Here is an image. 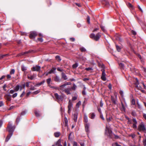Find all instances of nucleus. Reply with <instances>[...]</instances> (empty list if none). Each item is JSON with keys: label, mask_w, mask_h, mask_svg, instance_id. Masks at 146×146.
Returning <instances> with one entry per match:
<instances>
[{"label": "nucleus", "mask_w": 146, "mask_h": 146, "mask_svg": "<svg viewBox=\"0 0 146 146\" xmlns=\"http://www.w3.org/2000/svg\"><path fill=\"white\" fill-rule=\"evenodd\" d=\"M5 99L8 101H10L11 100V96L9 94H6L5 96Z\"/></svg>", "instance_id": "nucleus-12"}, {"label": "nucleus", "mask_w": 146, "mask_h": 146, "mask_svg": "<svg viewBox=\"0 0 146 146\" xmlns=\"http://www.w3.org/2000/svg\"><path fill=\"white\" fill-rule=\"evenodd\" d=\"M134 83L135 86V87L139 90H141L142 88L140 86H139V83L138 79L137 78H135L133 79Z\"/></svg>", "instance_id": "nucleus-5"}, {"label": "nucleus", "mask_w": 146, "mask_h": 146, "mask_svg": "<svg viewBox=\"0 0 146 146\" xmlns=\"http://www.w3.org/2000/svg\"><path fill=\"white\" fill-rule=\"evenodd\" d=\"M71 88H68L64 90V91L67 95L71 94L70 91H71Z\"/></svg>", "instance_id": "nucleus-16"}, {"label": "nucleus", "mask_w": 146, "mask_h": 146, "mask_svg": "<svg viewBox=\"0 0 146 146\" xmlns=\"http://www.w3.org/2000/svg\"><path fill=\"white\" fill-rule=\"evenodd\" d=\"M40 92V90H38L33 92L32 94H36Z\"/></svg>", "instance_id": "nucleus-44"}, {"label": "nucleus", "mask_w": 146, "mask_h": 146, "mask_svg": "<svg viewBox=\"0 0 146 146\" xmlns=\"http://www.w3.org/2000/svg\"><path fill=\"white\" fill-rule=\"evenodd\" d=\"M15 91L14 90H11L10 91V93L11 94H13Z\"/></svg>", "instance_id": "nucleus-60"}, {"label": "nucleus", "mask_w": 146, "mask_h": 146, "mask_svg": "<svg viewBox=\"0 0 146 146\" xmlns=\"http://www.w3.org/2000/svg\"><path fill=\"white\" fill-rule=\"evenodd\" d=\"M31 52V51H30V50H29V51L25 52H22L21 53H20L19 54L17 55V56H20L22 55H25V54H28V53H29Z\"/></svg>", "instance_id": "nucleus-17"}, {"label": "nucleus", "mask_w": 146, "mask_h": 146, "mask_svg": "<svg viewBox=\"0 0 146 146\" xmlns=\"http://www.w3.org/2000/svg\"><path fill=\"white\" fill-rule=\"evenodd\" d=\"M84 121L85 122L87 123L88 122V117H87V116L86 115H84Z\"/></svg>", "instance_id": "nucleus-31"}, {"label": "nucleus", "mask_w": 146, "mask_h": 146, "mask_svg": "<svg viewBox=\"0 0 146 146\" xmlns=\"http://www.w3.org/2000/svg\"><path fill=\"white\" fill-rule=\"evenodd\" d=\"M131 33L133 35H135L136 34V32L133 30H132L131 31Z\"/></svg>", "instance_id": "nucleus-62"}, {"label": "nucleus", "mask_w": 146, "mask_h": 146, "mask_svg": "<svg viewBox=\"0 0 146 146\" xmlns=\"http://www.w3.org/2000/svg\"><path fill=\"white\" fill-rule=\"evenodd\" d=\"M113 146H121L120 145L118 144L117 143H115L113 144H112Z\"/></svg>", "instance_id": "nucleus-48"}, {"label": "nucleus", "mask_w": 146, "mask_h": 146, "mask_svg": "<svg viewBox=\"0 0 146 146\" xmlns=\"http://www.w3.org/2000/svg\"><path fill=\"white\" fill-rule=\"evenodd\" d=\"M90 17L89 16H87V22H88V24H90Z\"/></svg>", "instance_id": "nucleus-50"}, {"label": "nucleus", "mask_w": 146, "mask_h": 146, "mask_svg": "<svg viewBox=\"0 0 146 146\" xmlns=\"http://www.w3.org/2000/svg\"><path fill=\"white\" fill-rule=\"evenodd\" d=\"M80 50L81 52H83L86 51V49L84 47H82L80 48Z\"/></svg>", "instance_id": "nucleus-42"}, {"label": "nucleus", "mask_w": 146, "mask_h": 146, "mask_svg": "<svg viewBox=\"0 0 146 146\" xmlns=\"http://www.w3.org/2000/svg\"><path fill=\"white\" fill-rule=\"evenodd\" d=\"M73 104L71 100H70L68 102V113L70 114L71 112V109L72 108Z\"/></svg>", "instance_id": "nucleus-6"}, {"label": "nucleus", "mask_w": 146, "mask_h": 146, "mask_svg": "<svg viewBox=\"0 0 146 146\" xmlns=\"http://www.w3.org/2000/svg\"><path fill=\"white\" fill-rule=\"evenodd\" d=\"M14 89L15 91L17 92L20 89V90H21L22 89V88L20 86L17 85L14 88Z\"/></svg>", "instance_id": "nucleus-14"}, {"label": "nucleus", "mask_w": 146, "mask_h": 146, "mask_svg": "<svg viewBox=\"0 0 146 146\" xmlns=\"http://www.w3.org/2000/svg\"><path fill=\"white\" fill-rule=\"evenodd\" d=\"M116 39L120 42H121L123 41V40L121 38L120 36L118 35H116L115 36Z\"/></svg>", "instance_id": "nucleus-15"}, {"label": "nucleus", "mask_w": 146, "mask_h": 146, "mask_svg": "<svg viewBox=\"0 0 146 146\" xmlns=\"http://www.w3.org/2000/svg\"><path fill=\"white\" fill-rule=\"evenodd\" d=\"M121 104L122 106V108H121V111H125V107L123 104V103L121 102Z\"/></svg>", "instance_id": "nucleus-26"}, {"label": "nucleus", "mask_w": 146, "mask_h": 146, "mask_svg": "<svg viewBox=\"0 0 146 146\" xmlns=\"http://www.w3.org/2000/svg\"><path fill=\"white\" fill-rule=\"evenodd\" d=\"M36 76V75H33L31 76H28V78L29 79H30L31 80H33L35 79Z\"/></svg>", "instance_id": "nucleus-23"}, {"label": "nucleus", "mask_w": 146, "mask_h": 146, "mask_svg": "<svg viewBox=\"0 0 146 146\" xmlns=\"http://www.w3.org/2000/svg\"><path fill=\"white\" fill-rule=\"evenodd\" d=\"M15 72V70L14 69H12L11 70L10 72V74L12 75L14 74Z\"/></svg>", "instance_id": "nucleus-33"}, {"label": "nucleus", "mask_w": 146, "mask_h": 146, "mask_svg": "<svg viewBox=\"0 0 146 146\" xmlns=\"http://www.w3.org/2000/svg\"><path fill=\"white\" fill-rule=\"evenodd\" d=\"M60 135V133L59 132H55L54 133V135L55 137H58Z\"/></svg>", "instance_id": "nucleus-27"}, {"label": "nucleus", "mask_w": 146, "mask_h": 146, "mask_svg": "<svg viewBox=\"0 0 146 146\" xmlns=\"http://www.w3.org/2000/svg\"><path fill=\"white\" fill-rule=\"evenodd\" d=\"M115 46L118 52L120 51L121 50V48L117 44H115Z\"/></svg>", "instance_id": "nucleus-34"}, {"label": "nucleus", "mask_w": 146, "mask_h": 146, "mask_svg": "<svg viewBox=\"0 0 146 146\" xmlns=\"http://www.w3.org/2000/svg\"><path fill=\"white\" fill-rule=\"evenodd\" d=\"M78 115V114L77 113H74L73 115V119L75 122H76L77 121Z\"/></svg>", "instance_id": "nucleus-20"}, {"label": "nucleus", "mask_w": 146, "mask_h": 146, "mask_svg": "<svg viewBox=\"0 0 146 146\" xmlns=\"http://www.w3.org/2000/svg\"><path fill=\"white\" fill-rule=\"evenodd\" d=\"M112 119V117H108L107 118V120L108 122H109L111 121V120Z\"/></svg>", "instance_id": "nucleus-46"}, {"label": "nucleus", "mask_w": 146, "mask_h": 146, "mask_svg": "<svg viewBox=\"0 0 146 146\" xmlns=\"http://www.w3.org/2000/svg\"><path fill=\"white\" fill-rule=\"evenodd\" d=\"M44 82H45V80H43V81H42V82H40V83L36 84V86H39L41 85L42 84H44Z\"/></svg>", "instance_id": "nucleus-29"}, {"label": "nucleus", "mask_w": 146, "mask_h": 146, "mask_svg": "<svg viewBox=\"0 0 146 146\" xmlns=\"http://www.w3.org/2000/svg\"><path fill=\"white\" fill-rule=\"evenodd\" d=\"M143 144L144 146H146V138L144 139L143 141Z\"/></svg>", "instance_id": "nucleus-47"}, {"label": "nucleus", "mask_w": 146, "mask_h": 146, "mask_svg": "<svg viewBox=\"0 0 146 146\" xmlns=\"http://www.w3.org/2000/svg\"><path fill=\"white\" fill-rule=\"evenodd\" d=\"M27 112L26 111H23L21 113V115H25Z\"/></svg>", "instance_id": "nucleus-43"}, {"label": "nucleus", "mask_w": 146, "mask_h": 146, "mask_svg": "<svg viewBox=\"0 0 146 146\" xmlns=\"http://www.w3.org/2000/svg\"><path fill=\"white\" fill-rule=\"evenodd\" d=\"M105 134L110 138H112L113 135V133L112 131L107 127H106L105 131Z\"/></svg>", "instance_id": "nucleus-4"}, {"label": "nucleus", "mask_w": 146, "mask_h": 146, "mask_svg": "<svg viewBox=\"0 0 146 146\" xmlns=\"http://www.w3.org/2000/svg\"><path fill=\"white\" fill-rule=\"evenodd\" d=\"M131 103L133 105H135V100L134 99H132L131 101Z\"/></svg>", "instance_id": "nucleus-45"}, {"label": "nucleus", "mask_w": 146, "mask_h": 146, "mask_svg": "<svg viewBox=\"0 0 146 146\" xmlns=\"http://www.w3.org/2000/svg\"><path fill=\"white\" fill-rule=\"evenodd\" d=\"M85 70L87 71H89L90 70H92L93 69L89 67V68H85Z\"/></svg>", "instance_id": "nucleus-53"}, {"label": "nucleus", "mask_w": 146, "mask_h": 146, "mask_svg": "<svg viewBox=\"0 0 146 146\" xmlns=\"http://www.w3.org/2000/svg\"><path fill=\"white\" fill-rule=\"evenodd\" d=\"M58 60L60 61L61 60V59L60 56L58 55L56 56L55 57Z\"/></svg>", "instance_id": "nucleus-35"}, {"label": "nucleus", "mask_w": 146, "mask_h": 146, "mask_svg": "<svg viewBox=\"0 0 146 146\" xmlns=\"http://www.w3.org/2000/svg\"><path fill=\"white\" fill-rule=\"evenodd\" d=\"M137 106H138V108H139V109H141V105H140L138 102H137Z\"/></svg>", "instance_id": "nucleus-57"}, {"label": "nucleus", "mask_w": 146, "mask_h": 146, "mask_svg": "<svg viewBox=\"0 0 146 146\" xmlns=\"http://www.w3.org/2000/svg\"><path fill=\"white\" fill-rule=\"evenodd\" d=\"M77 99V97L76 96H74L72 97V101H74Z\"/></svg>", "instance_id": "nucleus-59"}, {"label": "nucleus", "mask_w": 146, "mask_h": 146, "mask_svg": "<svg viewBox=\"0 0 146 146\" xmlns=\"http://www.w3.org/2000/svg\"><path fill=\"white\" fill-rule=\"evenodd\" d=\"M61 139H59L58 141L56 143V145H57V146H62V145L61 144ZM52 146H55L54 145H53Z\"/></svg>", "instance_id": "nucleus-21"}, {"label": "nucleus", "mask_w": 146, "mask_h": 146, "mask_svg": "<svg viewBox=\"0 0 146 146\" xmlns=\"http://www.w3.org/2000/svg\"><path fill=\"white\" fill-rule=\"evenodd\" d=\"M81 104V102L80 101H79L76 104V108H78L80 106Z\"/></svg>", "instance_id": "nucleus-37"}, {"label": "nucleus", "mask_w": 146, "mask_h": 146, "mask_svg": "<svg viewBox=\"0 0 146 146\" xmlns=\"http://www.w3.org/2000/svg\"><path fill=\"white\" fill-rule=\"evenodd\" d=\"M62 77L64 80H66L68 79L67 76L64 72H62L61 73Z\"/></svg>", "instance_id": "nucleus-22"}, {"label": "nucleus", "mask_w": 146, "mask_h": 146, "mask_svg": "<svg viewBox=\"0 0 146 146\" xmlns=\"http://www.w3.org/2000/svg\"><path fill=\"white\" fill-rule=\"evenodd\" d=\"M132 115L133 116H135L136 115V114L135 112L132 111L131 113Z\"/></svg>", "instance_id": "nucleus-55"}, {"label": "nucleus", "mask_w": 146, "mask_h": 146, "mask_svg": "<svg viewBox=\"0 0 146 146\" xmlns=\"http://www.w3.org/2000/svg\"><path fill=\"white\" fill-rule=\"evenodd\" d=\"M129 136L131 137L132 138H134L135 137L134 133H132L129 135Z\"/></svg>", "instance_id": "nucleus-39"}, {"label": "nucleus", "mask_w": 146, "mask_h": 146, "mask_svg": "<svg viewBox=\"0 0 146 146\" xmlns=\"http://www.w3.org/2000/svg\"><path fill=\"white\" fill-rule=\"evenodd\" d=\"M56 68L53 67L49 71L50 73L51 74L52 73H54V71L56 70Z\"/></svg>", "instance_id": "nucleus-28"}, {"label": "nucleus", "mask_w": 146, "mask_h": 146, "mask_svg": "<svg viewBox=\"0 0 146 146\" xmlns=\"http://www.w3.org/2000/svg\"><path fill=\"white\" fill-rule=\"evenodd\" d=\"M90 118H91V119H94V118L95 117V114L94 113H91L90 114Z\"/></svg>", "instance_id": "nucleus-25"}, {"label": "nucleus", "mask_w": 146, "mask_h": 146, "mask_svg": "<svg viewBox=\"0 0 146 146\" xmlns=\"http://www.w3.org/2000/svg\"><path fill=\"white\" fill-rule=\"evenodd\" d=\"M57 70L58 71L60 72H62L63 71V69H61L60 68L58 67L57 68Z\"/></svg>", "instance_id": "nucleus-56"}, {"label": "nucleus", "mask_w": 146, "mask_h": 146, "mask_svg": "<svg viewBox=\"0 0 146 146\" xmlns=\"http://www.w3.org/2000/svg\"><path fill=\"white\" fill-rule=\"evenodd\" d=\"M101 1L103 4L105 5H107L108 4V2L106 0H101Z\"/></svg>", "instance_id": "nucleus-30"}, {"label": "nucleus", "mask_w": 146, "mask_h": 146, "mask_svg": "<svg viewBox=\"0 0 146 146\" xmlns=\"http://www.w3.org/2000/svg\"><path fill=\"white\" fill-rule=\"evenodd\" d=\"M37 40L38 41L40 42H42L43 41V40L42 37L38 38Z\"/></svg>", "instance_id": "nucleus-52"}, {"label": "nucleus", "mask_w": 146, "mask_h": 146, "mask_svg": "<svg viewBox=\"0 0 146 146\" xmlns=\"http://www.w3.org/2000/svg\"><path fill=\"white\" fill-rule=\"evenodd\" d=\"M6 85L5 84L3 86V89L5 91H6Z\"/></svg>", "instance_id": "nucleus-63"}, {"label": "nucleus", "mask_w": 146, "mask_h": 146, "mask_svg": "<svg viewBox=\"0 0 146 146\" xmlns=\"http://www.w3.org/2000/svg\"><path fill=\"white\" fill-rule=\"evenodd\" d=\"M100 27L103 31L105 32L106 31V30L104 26L101 25H100Z\"/></svg>", "instance_id": "nucleus-40"}, {"label": "nucleus", "mask_w": 146, "mask_h": 146, "mask_svg": "<svg viewBox=\"0 0 146 146\" xmlns=\"http://www.w3.org/2000/svg\"><path fill=\"white\" fill-rule=\"evenodd\" d=\"M100 106L101 107H102L103 106V103L102 102V100H101L100 102Z\"/></svg>", "instance_id": "nucleus-64"}, {"label": "nucleus", "mask_w": 146, "mask_h": 146, "mask_svg": "<svg viewBox=\"0 0 146 146\" xmlns=\"http://www.w3.org/2000/svg\"><path fill=\"white\" fill-rule=\"evenodd\" d=\"M17 95V93H16L13 94L12 95V97L13 98H15L16 97Z\"/></svg>", "instance_id": "nucleus-54"}, {"label": "nucleus", "mask_w": 146, "mask_h": 146, "mask_svg": "<svg viewBox=\"0 0 146 146\" xmlns=\"http://www.w3.org/2000/svg\"><path fill=\"white\" fill-rule=\"evenodd\" d=\"M40 67L38 65H36L35 66L31 68V70L33 71H36L38 72L40 70Z\"/></svg>", "instance_id": "nucleus-8"}, {"label": "nucleus", "mask_w": 146, "mask_h": 146, "mask_svg": "<svg viewBox=\"0 0 146 146\" xmlns=\"http://www.w3.org/2000/svg\"><path fill=\"white\" fill-rule=\"evenodd\" d=\"M51 80L50 78H49L47 79L46 80V81L48 84H50V82H51Z\"/></svg>", "instance_id": "nucleus-38"}, {"label": "nucleus", "mask_w": 146, "mask_h": 146, "mask_svg": "<svg viewBox=\"0 0 146 146\" xmlns=\"http://www.w3.org/2000/svg\"><path fill=\"white\" fill-rule=\"evenodd\" d=\"M133 124L132 127L134 129H136L137 128V122L136 121V119L135 118H133L132 120Z\"/></svg>", "instance_id": "nucleus-7"}, {"label": "nucleus", "mask_w": 146, "mask_h": 146, "mask_svg": "<svg viewBox=\"0 0 146 146\" xmlns=\"http://www.w3.org/2000/svg\"><path fill=\"white\" fill-rule=\"evenodd\" d=\"M73 87H72L71 88V90L72 89L73 90L75 91L76 89L77 86H76V85L74 84H73Z\"/></svg>", "instance_id": "nucleus-32"}, {"label": "nucleus", "mask_w": 146, "mask_h": 146, "mask_svg": "<svg viewBox=\"0 0 146 146\" xmlns=\"http://www.w3.org/2000/svg\"><path fill=\"white\" fill-rule=\"evenodd\" d=\"M7 79L8 80H9L11 78V76L10 74H8L6 76Z\"/></svg>", "instance_id": "nucleus-51"}, {"label": "nucleus", "mask_w": 146, "mask_h": 146, "mask_svg": "<svg viewBox=\"0 0 146 146\" xmlns=\"http://www.w3.org/2000/svg\"><path fill=\"white\" fill-rule=\"evenodd\" d=\"M89 125L88 123H86L85 126V130L86 132L88 133L89 132Z\"/></svg>", "instance_id": "nucleus-18"}, {"label": "nucleus", "mask_w": 146, "mask_h": 146, "mask_svg": "<svg viewBox=\"0 0 146 146\" xmlns=\"http://www.w3.org/2000/svg\"><path fill=\"white\" fill-rule=\"evenodd\" d=\"M64 84H65L66 86L67 85H70L71 84V83L70 82H67L66 83Z\"/></svg>", "instance_id": "nucleus-58"}, {"label": "nucleus", "mask_w": 146, "mask_h": 146, "mask_svg": "<svg viewBox=\"0 0 146 146\" xmlns=\"http://www.w3.org/2000/svg\"><path fill=\"white\" fill-rule=\"evenodd\" d=\"M66 86L65 84H63L60 86L58 88V89L64 92V91L65 87Z\"/></svg>", "instance_id": "nucleus-19"}, {"label": "nucleus", "mask_w": 146, "mask_h": 146, "mask_svg": "<svg viewBox=\"0 0 146 146\" xmlns=\"http://www.w3.org/2000/svg\"><path fill=\"white\" fill-rule=\"evenodd\" d=\"M54 80L55 81L57 82H60V79L59 77L56 76L54 78Z\"/></svg>", "instance_id": "nucleus-24"}, {"label": "nucleus", "mask_w": 146, "mask_h": 146, "mask_svg": "<svg viewBox=\"0 0 146 146\" xmlns=\"http://www.w3.org/2000/svg\"><path fill=\"white\" fill-rule=\"evenodd\" d=\"M21 69L23 71H25L27 69L26 67H25L24 66H23L21 67Z\"/></svg>", "instance_id": "nucleus-49"}, {"label": "nucleus", "mask_w": 146, "mask_h": 146, "mask_svg": "<svg viewBox=\"0 0 146 146\" xmlns=\"http://www.w3.org/2000/svg\"><path fill=\"white\" fill-rule=\"evenodd\" d=\"M114 95H115V98H114V97L111 96V100L112 101L113 103L114 104H116V101H117V96L115 95V94H114Z\"/></svg>", "instance_id": "nucleus-11"}, {"label": "nucleus", "mask_w": 146, "mask_h": 146, "mask_svg": "<svg viewBox=\"0 0 146 146\" xmlns=\"http://www.w3.org/2000/svg\"><path fill=\"white\" fill-rule=\"evenodd\" d=\"M108 88H109L110 90H111V88H112V86H111V84H110L108 86Z\"/></svg>", "instance_id": "nucleus-61"}, {"label": "nucleus", "mask_w": 146, "mask_h": 146, "mask_svg": "<svg viewBox=\"0 0 146 146\" xmlns=\"http://www.w3.org/2000/svg\"><path fill=\"white\" fill-rule=\"evenodd\" d=\"M78 66V64L76 62L75 64L72 65V67L73 68H77Z\"/></svg>", "instance_id": "nucleus-36"}, {"label": "nucleus", "mask_w": 146, "mask_h": 146, "mask_svg": "<svg viewBox=\"0 0 146 146\" xmlns=\"http://www.w3.org/2000/svg\"><path fill=\"white\" fill-rule=\"evenodd\" d=\"M54 96L56 99L58 100H60L62 99L61 96L59 95L57 93H55Z\"/></svg>", "instance_id": "nucleus-13"}, {"label": "nucleus", "mask_w": 146, "mask_h": 146, "mask_svg": "<svg viewBox=\"0 0 146 146\" xmlns=\"http://www.w3.org/2000/svg\"><path fill=\"white\" fill-rule=\"evenodd\" d=\"M37 35V33L35 31L31 32L29 35V37L31 38H34Z\"/></svg>", "instance_id": "nucleus-9"}, {"label": "nucleus", "mask_w": 146, "mask_h": 146, "mask_svg": "<svg viewBox=\"0 0 146 146\" xmlns=\"http://www.w3.org/2000/svg\"><path fill=\"white\" fill-rule=\"evenodd\" d=\"M15 128V126L14 125L13 126L11 122H9L8 126L7 127V129L9 132V134L8 135L5 141L6 142L8 141L9 139L12 136L13 134V132L14 131Z\"/></svg>", "instance_id": "nucleus-1"}, {"label": "nucleus", "mask_w": 146, "mask_h": 146, "mask_svg": "<svg viewBox=\"0 0 146 146\" xmlns=\"http://www.w3.org/2000/svg\"><path fill=\"white\" fill-rule=\"evenodd\" d=\"M138 130L140 131H143L146 133V128L143 123H141L139 125Z\"/></svg>", "instance_id": "nucleus-3"}, {"label": "nucleus", "mask_w": 146, "mask_h": 146, "mask_svg": "<svg viewBox=\"0 0 146 146\" xmlns=\"http://www.w3.org/2000/svg\"><path fill=\"white\" fill-rule=\"evenodd\" d=\"M35 113L36 115V116L38 117L40 116V114H39V112L37 111H36V110L35 111Z\"/></svg>", "instance_id": "nucleus-41"}, {"label": "nucleus", "mask_w": 146, "mask_h": 146, "mask_svg": "<svg viewBox=\"0 0 146 146\" xmlns=\"http://www.w3.org/2000/svg\"><path fill=\"white\" fill-rule=\"evenodd\" d=\"M101 36L100 33H98L96 35H95L94 33H92L90 35V37L94 39V40L97 41L98 40Z\"/></svg>", "instance_id": "nucleus-2"}, {"label": "nucleus", "mask_w": 146, "mask_h": 146, "mask_svg": "<svg viewBox=\"0 0 146 146\" xmlns=\"http://www.w3.org/2000/svg\"><path fill=\"white\" fill-rule=\"evenodd\" d=\"M101 70L102 71V72L101 78L104 81H105L106 80V78L105 76L106 74L105 72V70L104 69H102V70Z\"/></svg>", "instance_id": "nucleus-10"}]
</instances>
